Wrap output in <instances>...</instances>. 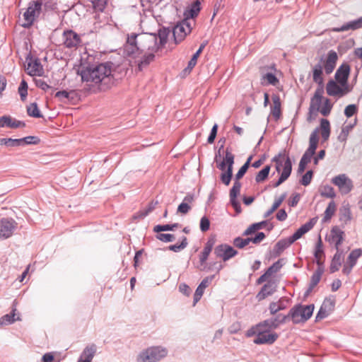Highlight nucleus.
Instances as JSON below:
<instances>
[{"mask_svg": "<svg viewBox=\"0 0 362 362\" xmlns=\"http://www.w3.org/2000/svg\"><path fill=\"white\" fill-rule=\"evenodd\" d=\"M78 74L81 80L89 86L100 85L101 90H105L113 83L111 66L108 63L98 64H81Z\"/></svg>", "mask_w": 362, "mask_h": 362, "instance_id": "1", "label": "nucleus"}, {"mask_svg": "<svg viewBox=\"0 0 362 362\" xmlns=\"http://www.w3.org/2000/svg\"><path fill=\"white\" fill-rule=\"evenodd\" d=\"M127 42L131 46V50L128 52L132 54L135 51L157 52L160 49L156 33H132L128 36Z\"/></svg>", "mask_w": 362, "mask_h": 362, "instance_id": "2", "label": "nucleus"}, {"mask_svg": "<svg viewBox=\"0 0 362 362\" xmlns=\"http://www.w3.org/2000/svg\"><path fill=\"white\" fill-rule=\"evenodd\" d=\"M338 59L337 54L334 50H329L327 53V57L325 60L321 57L319 62L313 66V81L317 84L323 83L322 77L323 66L327 74H331L336 66Z\"/></svg>", "mask_w": 362, "mask_h": 362, "instance_id": "3", "label": "nucleus"}, {"mask_svg": "<svg viewBox=\"0 0 362 362\" xmlns=\"http://www.w3.org/2000/svg\"><path fill=\"white\" fill-rule=\"evenodd\" d=\"M321 130L322 138L327 141L330 135V124L327 119H320V127H317L310 134L309 139V146L305 151L309 154L315 155L319 141L318 132Z\"/></svg>", "mask_w": 362, "mask_h": 362, "instance_id": "4", "label": "nucleus"}, {"mask_svg": "<svg viewBox=\"0 0 362 362\" xmlns=\"http://www.w3.org/2000/svg\"><path fill=\"white\" fill-rule=\"evenodd\" d=\"M313 304L308 305L298 304L290 310L287 316H288V320H291L293 324H298L309 320L313 315Z\"/></svg>", "mask_w": 362, "mask_h": 362, "instance_id": "5", "label": "nucleus"}, {"mask_svg": "<svg viewBox=\"0 0 362 362\" xmlns=\"http://www.w3.org/2000/svg\"><path fill=\"white\" fill-rule=\"evenodd\" d=\"M195 24L194 20L184 18L178 22L173 28V35L175 44L182 42L187 35H189L193 26Z\"/></svg>", "mask_w": 362, "mask_h": 362, "instance_id": "6", "label": "nucleus"}, {"mask_svg": "<svg viewBox=\"0 0 362 362\" xmlns=\"http://www.w3.org/2000/svg\"><path fill=\"white\" fill-rule=\"evenodd\" d=\"M42 0L31 1L28 4V7L23 14L25 23L22 26L25 28H29L34 23L35 18L38 17L42 10Z\"/></svg>", "mask_w": 362, "mask_h": 362, "instance_id": "7", "label": "nucleus"}, {"mask_svg": "<svg viewBox=\"0 0 362 362\" xmlns=\"http://www.w3.org/2000/svg\"><path fill=\"white\" fill-rule=\"evenodd\" d=\"M167 355L165 349L156 346L151 347L142 351L138 356V362H156Z\"/></svg>", "mask_w": 362, "mask_h": 362, "instance_id": "8", "label": "nucleus"}, {"mask_svg": "<svg viewBox=\"0 0 362 362\" xmlns=\"http://www.w3.org/2000/svg\"><path fill=\"white\" fill-rule=\"evenodd\" d=\"M332 183L339 188L341 194H349L354 188L353 181L346 174H339L334 177Z\"/></svg>", "mask_w": 362, "mask_h": 362, "instance_id": "9", "label": "nucleus"}, {"mask_svg": "<svg viewBox=\"0 0 362 362\" xmlns=\"http://www.w3.org/2000/svg\"><path fill=\"white\" fill-rule=\"evenodd\" d=\"M17 227V223L13 218H3L0 220V239L10 238Z\"/></svg>", "mask_w": 362, "mask_h": 362, "instance_id": "10", "label": "nucleus"}, {"mask_svg": "<svg viewBox=\"0 0 362 362\" xmlns=\"http://www.w3.org/2000/svg\"><path fill=\"white\" fill-rule=\"evenodd\" d=\"M214 255L224 262L229 260L238 255V251L227 244H221L215 247Z\"/></svg>", "mask_w": 362, "mask_h": 362, "instance_id": "11", "label": "nucleus"}, {"mask_svg": "<svg viewBox=\"0 0 362 362\" xmlns=\"http://www.w3.org/2000/svg\"><path fill=\"white\" fill-rule=\"evenodd\" d=\"M279 338V334L276 332H271L267 329L262 327L255 337L253 342L256 344H272Z\"/></svg>", "mask_w": 362, "mask_h": 362, "instance_id": "12", "label": "nucleus"}, {"mask_svg": "<svg viewBox=\"0 0 362 362\" xmlns=\"http://www.w3.org/2000/svg\"><path fill=\"white\" fill-rule=\"evenodd\" d=\"M64 45L69 49L77 48L81 44V39L73 30H65L62 34Z\"/></svg>", "mask_w": 362, "mask_h": 362, "instance_id": "13", "label": "nucleus"}, {"mask_svg": "<svg viewBox=\"0 0 362 362\" xmlns=\"http://www.w3.org/2000/svg\"><path fill=\"white\" fill-rule=\"evenodd\" d=\"M288 320V316L287 315L279 314L274 317L267 319L260 322V327L271 332L279 327L281 324H284Z\"/></svg>", "mask_w": 362, "mask_h": 362, "instance_id": "14", "label": "nucleus"}, {"mask_svg": "<svg viewBox=\"0 0 362 362\" xmlns=\"http://www.w3.org/2000/svg\"><path fill=\"white\" fill-rule=\"evenodd\" d=\"M344 232L338 226H334L330 230V234L326 237V240L330 244H334L336 250H339V246L344 241Z\"/></svg>", "mask_w": 362, "mask_h": 362, "instance_id": "15", "label": "nucleus"}, {"mask_svg": "<svg viewBox=\"0 0 362 362\" xmlns=\"http://www.w3.org/2000/svg\"><path fill=\"white\" fill-rule=\"evenodd\" d=\"M317 221V218L315 217L305 224L302 225L291 236L289 237L291 241L293 243L300 239L304 234L310 230Z\"/></svg>", "mask_w": 362, "mask_h": 362, "instance_id": "16", "label": "nucleus"}, {"mask_svg": "<svg viewBox=\"0 0 362 362\" xmlns=\"http://www.w3.org/2000/svg\"><path fill=\"white\" fill-rule=\"evenodd\" d=\"M350 66L348 63H343L337 70L334 78L339 85L346 84L350 74Z\"/></svg>", "mask_w": 362, "mask_h": 362, "instance_id": "17", "label": "nucleus"}, {"mask_svg": "<svg viewBox=\"0 0 362 362\" xmlns=\"http://www.w3.org/2000/svg\"><path fill=\"white\" fill-rule=\"evenodd\" d=\"M276 288V283L274 281H268L257 294L256 298L258 301L263 300L267 297L272 296Z\"/></svg>", "mask_w": 362, "mask_h": 362, "instance_id": "18", "label": "nucleus"}, {"mask_svg": "<svg viewBox=\"0 0 362 362\" xmlns=\"http://www.w3.org/2000/svg\"><path fill=\"white\" fill-rule=\"evenodd\" d=\"M362 28V17H360L354 21H349L341 27L333 28L332 31L335 33H341L348 30H356Z\"/></svg>", "mask_w": 362, "mask_h": 362, "instance_id": "19", "label": "nucleus"}, {"mask_svg": "<svg viewBox=\"0 0 362 362\" xmlns=\"http://www.w3.org/2000/svg\"><path fill=\"white\" fill-rule=\"evenodd\" d=\"M292 171V163L290 157H287L284 165V168L278 180L272 184L274 187H277L285 182L291 175Z\"/></svg>", "mask_w": 362, "mask_h": 362, "instance_id": "20", "label": "nucleus"}, {"mask_svg": "<svg viewBox=\"0 0 362 362\" xmlns=\"http://www.w3.org/2000/svg\"><path fill=\"white\" fill-rule=\"evenodd\" d=\"M28 74L30 76H40L43 72L42 66L38 59H33L32 57H28Z\"/></svg>", "mask_w": 362, "mask_h": 362, "instance_id": "21", "label": "nucleus"}, {"mask_svg": "<svg viewBox=\"0 0 362 362\" xmlns=\"http://www.w3.org/2000/svg\"><path fill=\"white\" fill-rule=\"evenodd\" d=\"M214 278V275L209 276L205 277L199 284L197 288L194 295V305H195L202 298L204 289L209 286L212 280Z\"/></svg>", "mask_w": 362, "mask_h": 362, "instance_id": "22", "label": "nucleus"}, {"mask_svg": "<svg viewBox=\"0 0 362 362\" xmlns=\"http://www.w3.org/2000/svg\"><path fill=\"white\" fill-rule=\"evenodd\" d=\"M201 10V0H196L192 3L185 11V18L194 20L197 17Z\"/></svg>", "mask_w": 362, "mask_h": 362, "instance_id": "23", "label": "nucleus"}, {"mask_svg": "<svg viewBox=\"0 0 362 362\" xmlns=\"http://www.w3.org/2000/svg\"><path fill=\"white\" fill-rule=\"evenodd\" d=\"M293 243L288 238L281 239L279 240L275 245L274 246L273 250L272 252V256L273 257H277L281 255V254L288 247Z\"/></svg>", "mask_w": 362, "mask_h": 362, "instance_id": "24", "label": "nucleus"}, {"mask_svg": "<svg viewBox=\"0 0 362 362\" xmlns=\"http://www.w3.org/2000/svg\"><path fill=\"white\" fill-rule=\"evenodd\" d=\"M215 244V239L214 238H209L206 241L203 251L199 255V262L203 265L207 260L209 254L211 253L214 245Z\"/></svg>", "mask_w": 362, "mask_h": 362, "instance_id": "25", "label": "nucleus"}, {"mask_svg": "<svg viewBox=\"0 0 362 362\" xmlns=\"http://www.w3.org/2000/svg\"><path fill=\"white\" fill-rule=\"evenodd\" d=\"M287 157H289L288 154H286V150H283L272 158V162L275 163L276 171L278 173L281 172V168H284Z\"/></svg>", "mask_w": 362, "mask_h": 362, "instance_id": "26", "label": "nucleus"}, {"mask_svg": "<svg viewBox=\"0 0 362 362\" xmlns=\"http://www.w3.org/2000/svg\"><path fill=\"white\" fill-rule=\"evenodd\" d=\"M352 218L351 207L349 203L343 204L339 209V220L344 224H347Z\"/></svg>", "mask_w": 362, "mask_h": 362, "instance_id": "27", "label": "nucleus"}, {"mask_svg": "<svg viewBox=\"0 0 362 362\" xmlns=\"http://www.w3.org/2000/svg\"><path fill=\"white\" fill-rule=\"evenodd\" d=\"M156 52H148L144 54L139 60L137 61L138 69L142 71L147 67L155 59Z\"/></svg>", "mask_w": 362, "mask_h": 362, "instance_id": "28", "label": "nucleus"}, {"mask_svg": "<svg viewBox=\"0 0 362 362\" xmlns=\"http://www.w3.org/2000/svg\"><path fill=\"white\" fill-rule=\"evenodd\" d=\"M337 81L330 80L327 83L326 91L327 93L330 96H338L341 98V86L337 84Z\"/></svg>", "mask_w": 362, "mask_h": 362, "instance_id": "29", "label": "nucleus"}, {"mask_svg": "<svg viewBox=\"0 0 362 362\" xmlns=\"http://www.w3.org/2000/svg\"><path fill=\"white\" fill-rule=\"evenodd\" d=\"M343 259L342 251L337 250L336 253L333 256L332 259L329 270L331 273H334L339 269L341 265V261Z\"/></svg>", "mask_w": 362, "mask_h": 362, "instance_id": "30", "label": "nucleus"}, {"mask_svg": "<svg viewBox=\"0 0 362 362\" xmlns=\"http://www.w3.org/2000/svg\"><path fill=\"white\" fill-rule=\"evenodd\" d=\"M206 45V42H203L200 45L199 49L192 55L191 59L189 61L187 66L185 69L184 71L190 72L192 71V69L195 66V65L197 64V59L199 57L200 54L202 52Z\"/></svg>", "mask_w": 362, "mask_h": 362, "instance_id": "31", "label": "nucleus"}, {"mask_svg": "<svg viewBox=\"0 0 362 362\" xmlns=\"http://www.w3.org/2000/svg\"><path fill=\"white\" fill-rule=\"evenodd\" d=\"M273 105L271 107V113L275 119H279L281 117V100L279 95L272 96Z\"/></svg>", "mask_w": 362, "mask_h": 362, "instance_id": "32", "label": "nucleus"}, {"mask_svg": "<svg viewBox=\"0 0 362 362\" xmlns=\"http://www.w3.org/2000/svg\"><path fill=\"white\" fill-rule=\"evenodd\" d=\"M287 300L284 298H281L277 302H272L269 304V311L272 315L276 314L279 311L284 310L286 308Z\"/></svg>", "mask_w": 362, "mask_h": 362, "instance_id": "33", "label": "nucleus"}, {"mask_svg": "<svg viewBox=\"0 0 362 362\" xmlns=\"http://www.w3.org/2000/svg\"><path fill=\"white\" fill-rule=\"evenodd\" d=\"M96 351H97L96 345L94 344H92L89 346H87L83 349L80 357H81L83 359L88 360L89 362H91L92 359L93 358V357L96 353Z\"/></svg>", "mask_w": 362, "mask_h": 362, "instance_id": "34", "label": "nucleus"}, {"mask_svg": "<svg viewBox=\"0 0 362 362\" xmlns=\"http://www.w3.org/2000/svg\"><path fill=\"white\" fill-rule=\"evenodd\" d=\"M170 30L168 28L163 27L158 30L157 38H159L158 45L162 49L167 43Z\"/></svg>", "mask_w": 362, "mask_h": 362, "instance_id": "35", "label": "nucleus"}, {"mask_svg": "<svg viewBox=\"0 0 362 362\" xmlns=\"http://www.w3.org/2000/svg\"><path fill=\"white\" fill-rule=\"evenodd\" d=\"M336 209H337V205H336L335 202L332 200L328 204V206H327V208L325 211L324 217H323L322 221L323 223H326V222L329 221L332 218L333 215L334 214Z\"/></svg>", "mask_w": 362, "mask_h": 362, "instance_id": "36", "label": "nucleus"}, {"mask_svg": "<svg viewBox=\"0 0 362 362\" xmlns=\"http://www.w3.org/2000/svg\"><path fill=\"white\" fill-rule=\"evenodd\" d=\"M286 193H283L278 199H275L274 202L272 207L265 212L264 214V218L269 217L270 215H272L281 204V203L284 201V199L286 197Z\"/></svg>", "mask_w": 362, "mask_h": 362, "instance_id": "37", "label": "nucleus"}, {"mask_svg": "<svg viewBox=\"0 0 362 362\" xmlns=\"http://www.w3.org/2000/svg\"><path fill=\"white\" fill-rule=\"evenodd\" d=\"M319 192L323 197L333 199L336 197L334 188L328 185L321 186Z\"/></svg>", "mask_w": 362, "mask_h": 362, "instance_id": "38", "label": "nucleus"}, {"mask_svg": "<svg viewBox=\"0 0 362 362\" xmlns=\"http://www.w3.org/2000/svg\"><path fill=\"white\" fill-rule=\"evenodd\" d=\"M235 156L231 153L230 150L227 148L225 151V156L223 160L227 165V171L233 173V166L234 164Z\"/></svg>", "mask_w": 362, "mask_h": 362, "instance_id": "39", "label": "nucleus"}, {"mask_svg": "<svg viewBox=\"0 0 362 362\" xmlns=\"http://www.w3.org/2000/svg\"><path fill=\"white\" fill-rule=\"evenodd\" d=\"M15 311L16 309H13L11 313H10L9 314H6L0 318V327L1 325H11L15 321L20 320L19 317L15 318Z\"/></svg>", "mask_w": 362, "mask_h": 362, "instance_id": "40", "label": "nucleus"}, {"mask_svg": "<svg viewBox=\"0 0 362 362\" xmlns=\"http://www.w3.org/2000/svg\"><path fill=\"white\" fill-rule=\"evenodd\" d=\"M267 221H262L250 225L243 233V235L247 236L254 233L256 230L262 229L266 224Z\"/></svg>", "mask_w": 362, "mask_h": 362, "instance_id": "41", "label": "nucleus"}, {"mask_svg": "<svg viewBox=\"0 0 362 362\" xmlns=\"http://www.w3.org/2000/svg\"><path fill=\"white\" fill-rule=\"evenodd\" d=\"M324 271L325 269L322 267L317 268L310 279V285H311V288H315L318 284Z\"/></svg>", "mask_w": 362, "mask_h": 362, "instance_id": "42", "label": "nucleus"}, {"mask_svg": "<svg viewBox=\"0 0 362 362\" xmlns=\"http://www.w3.org/2000/svg\"><path fill=\"white\" fill-rule=\"evenodd\" d=\"M271 167L267 165H265L255 176V181L257 183L264 181L267 177L270 172Z\"/></svg>", "mask_w": 362, "mask_h": 362, "instance_id": "43", "label": "nucleus"}, {"mask_svg": "<svg viewBox=\"0 0 362 362\" xmlns=\"http://www.w3.org/2000/svg\"><path fill=\"white\" fill-rule=\"evenodd\" d=\"M361 249H355L352 250L348 256L346 262L354 267L356 264L357 259L361 257Z\"/></svg>", "mask_w": 362, "mask_h": 362, "instance_id": "44", "label": "nucleus"}, {"mask_svg": "<svg viewBox=\"0 0 362 362\" xmlns=\"http://www.w3.org/2000/svg\"><path fill=\"white\" fill-rule=\"evenodd\" d=\"M27 113L29 116L35 118H42L43 117L36 103H30V105L27 107Z\"/></svg>", "mask_w": 362, "mask_h": 362, "instance_id": "45", "label": "nucleus"}, {"mask_svg": "<svg viewBox=\"0 0 362 362\" xmlns=\"http://www.w3.org/2000/svg\"><path fill=\"white\" fill-rule=\"evenodd\" d=\"M180 226L179 223H173V224H165V225H156L153 228V231L155 233H160L162 231H172L174 230L175 228H178Z\"/></svg>", "mask_w": 362, "mask_h": 362, "instance_id": "46", "label": "nucleus"}, {"mask_svg": "<svg viewBox=\"0 0 362 362\" xmlns=\"http://www.w3.org/2000/svg\"><path fill=\"white\" fill-rule=\"evenodd\" d=\"M19 146H25L30 144H38L40 139L35 136H28L22 139H19Z\"/></svg>", "mask_w": 362, "mask_h": 362, "instance_id": "47", "label": "nucleus"}, {"mask_svg": "<svg viewBox=\"0 0 362 362\" xmlns=\"http://www.w3.org/2000/svg\"><path fill=\"white\" fill-rule=\"evenodd\" d=\"M19 139H12V138H1L0 139V145L6 146L7 147H16L19 146Z\"/></svg>", "mask_w": 362, "mask_h": 362, "instance_id": "48", "label": "nucleus"}, {"mask_svg": "<svg viewBox=\"0 0 362 362\" xmlns=\"http://www.w3.org/2000/svg\"><path fill=\"white\" fill-rule=\"evenodd\" d=\"M241 182L240 181H234L232 188L230 189V200L236 199L241 189Z\"/></svg>", "mask_w": 362, "mask_h": 362, "instance_id": "49", "label": "nucleus"}, {"mask_svg": "<svg viewBox=\"0 0 362 362\" xmlns=\"http://www.w3.org/2000/svg\"><path fill=\"white\" fill-rule=\"evenodd\" d=\"M93 8L96 12H103L106 8L107 0H91Z\"/></svg>", "mask_w": 362, "mask_h": 362, "instance_id": "50", "label": "nucleus"}, {"mask_svg": "<svg viewBox=\"0 0 362 362\" xmlns=\"http://www.w3.org/2000/svg\"><path fill=\"white\" fill-rule=\"evenodd\" d=\"M250 242H252L250 238H242L237 237L233 240V244L235 247L242 249L247 246Z\"/></svg>", "mask_w": 362, "mask_h": 362, "instance_id": "51", "label": "nucleus"}, {"mask_svg": "<svg viewBox=\"0 0 362 362\" xmlns=\"http://www.w3.org/2000/svg\"><path fill=\"white\" fill-rule=\"evenodd\" d=\"M188 245V242H187V239L185 236H183L182 238V241H181V243L180 245H170L168 249L171 250V251H173L175 252H180V250L185 249Z\"/></svg>", "mask_w": 362, "mask_h": 362, "instance_id": "52", "label": "nucleus"}, {"mask_svg": "<svg viewBox=\"0 0 362 362\" xmlns=\"http://www.w3.org/2000/svg\"><path fill=\"white\" fill-rule=\"evenodd\" d=\"M322 104V99H318L314 97L311 98L310 103V112H315V115H317V112L320 110V105Z\"/></svg>", "mask_w": 362, "mask_h": 362, "instance_id": "53", "label": "nucleus"}, {"mask_svg": "<svg viewBox=\"0 0 362 362\" xmlns=\"http://www.w3.org/2000/svg\"><path fill=\"white\" fill-rule=\"evenodd\" d=\"M324 255V250H323V244L321 239V236H318L317 242L315 245V252H314V256L315 259L321 258L322 256Z\"/></svg>", "mask_w": 362, "mask_h": 362, "instance_id": "54", "label": "nucleus"}, {"mask_svg": "<svg viewBox=\"0 0 362 362\" xmlns=\"http://www.w3.org/2000/svg\"><path fill=\"white\" fill-rule=\"evenodd\" d=\"M18 93L22 101H25L28 95V83L25 80H22L18 87Z\"/></svg>", "mask_w": 362, "mask_h": 362, "instance_id": "55", "label": "nucleus"}, {"mask_svg": "<svg viewBox=\"0 0 362 362\" xmlns=\"http://www.w3.org/2000/svg\"><path fill=\"white\" fill-rule=\"evenodd\" d=\"M356 122L353 124H349L344 127L341 129V132L338 136V139L340 141H346L349 134V131L354 127Z\"/></svg>", "mask_w": 362, "mask_h": 362, "instance_id": "56", "label": "nucleus"}, {"mask_svg": "<svg viewBox=\"0 0 362 362\" xmlns=\"http://www.w3.org/2000/svg\"><path fill=\"white\" fill-rule=\"evenodd\" d=\"M158 234L156 235V238L164 243H170L175 240V235L170 233H157Z\"/></svg>", "mask_w": 362, "mask_h": 362, "instance_id": "57", "label": "nucleus"}, {"mask_svg": "<svg viewBox=\"0 0 362 362\" xmlns=\"http://www.w3.org/2000/svg\"><path fill=\"white\" fill-rule=\"evenodd\" d=\"M358 112V107L355 104L347 105L344 109V115L346 117L350 118Z\"/></svg>", "mask_w": 362, "mask_h": 362, "instance_id": "58", "label": "nucleus"}, {"mask_svg": "<svg viewBox=\"0 0 362 362\" xmlns=\"http://www.w3.org/2000/svg\"><path fill=\"white\" fill-rule=\"evenodd\" d=\"M156 204H158V202H151L148 204L146 209L142 210L140 211L139 217L140 218H144L146 216L148 215L149 213H151L156 207Z\"/></svg>", "mask_w": 362, "mask_h": 362, "instance_id": "59", "label": "nucleus"}, {"mask_svg": "<svg viewBox=\"0 0 362 362\" xmlns=\"http://www.w3.org/2000/svg\"><path fill=\"white\" fill-rule=\"evenodd\" d=\"M320 308L325 310L327 313H330L334 308V300L326 298L322 303Z\"/></svg>", "mask_w": 362, "mask_h": 362, "instance_id": "60", "label": "nucleus"}, {"mask_svg": "<svg viewBox=\"0 0 362 362\" xmlns=\"http://www.w3.org/2000/svg\"><path fill=\"white\" fill-rule=\"evenodd\" d=\"M282 259H279L276 262H274L272 266H270L267 272L272 276L273 274L276 273L280 270L282 267L283 264L281 263Z\"/></svg>", "mask_w": 362, "mask_h": 362, "instance_id": "61", "label": "nucleus"}, {"mask_svg": "<svg viewBox=\"0 0 362 362\" xmlns=\"http://www.w3.org/2000/svg\"><path fill=\"white\" fill-rule=\"evenodd\" d=\"M332 108V104L330 103L329 99L326 98L324 102V107L320 110V112L324 116L329 115Z\"/></svg>", "mask_w": 362, "mask_h": 362, "instance_id": "62", "label": "nucleus"}, {"mask_svg": "<svg viewBox=\"0 0 362 362\" xmlns=\"http://www.w3.org/2000/svg\"><path fill=\"white\" fill-rule=\"evenodd\" d=\"M313 175V170H308L305 173V174L303 175V177L300 180L301 185H303L304 186H308L312 180Z\"/></svg>", "mask_w": 362, "mask_h": 362, "instance_id": "63", "label": "nucleus"}, {"mask_svg": "<svg viewBox=\"0 0 362 362\" xmlns=\"http://www.w3.org/2000/svg\"><path fill=\"white\" fill-rule=\"evenodd\" d=\"M233 177V173L230 171L226 170L222 173L221 175V182L226 186L229 185L230 180Z\"/></svg>", "mask_w": 362, "mask_h": 362, "instance_id": "64", "label": "nucleus"}]
</instances>
